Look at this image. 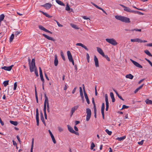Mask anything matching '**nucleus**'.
Instances as JSON below:
<instances>
[{
  "instance_id": "56",
  "label": "nucleus",
  "mask_w": 152,
  "mask_h": 152,
  "mask_svg": "<svg viewBox=\"0 0 152 152\" xmlns=\"http://www.w3.org/2000/svg\"><path fill=\"white\" fill-rule=\"evenodd\" d=\"M91 3L94 6L98 8L99 6H98L97 5H96L95 4H94V3L92 2H91Z\"/></svg>"
},
{
  "instance_id": "19",
  "label": "nucleus",
  "mask_w": 152,
  "mask_h": 152,
  "mask_svg": "<svg viewBox=\"0 0 152 152\" xmlns=\"http://www.w3.org/2000/svg\"><path fill=\"white\" fill-rule=\"evenodd\" d=\"M76 45L77 46H79L82 47V48H84L85 50H88V49L87 48V47L83 45V44L81 43H77L76 44Z\"/></svg>"
},
{
  "instance_id": "9",
  "label": "nucleus",
  "mask_w": 152,
  "mask_h": 152,
  "mask_svg": "<svg viewBox=\"0 0 152 152\" xmlns=\"http://www.w3.org/2000/svg\"><path fill=\"white\" fill-rule=\"evenodd\" d=\"M39 29H40V30L43 31L45 32L49 33L51 34H52V32H51L50 31L46 29L44 27H43L42 26L39 25Z\"/></svg>"
},
{
  "instance_id": "26",
  "label": "nucleus",
  "mask_w": 152,
  "mask_h": 152,
  "mask_svg": "<svg viewBox=\"0 0 152 152\" xmlns=\"http://www.w3.org/2000/svg\"><path fill=\"white\" fill-rule=\"evenodd\" d=\"M56 2L58 4L61 6H64L65 5L64 3L61 1L59 0H56Z\"/></svg>"
},
{
  "instance_id": "60",
  "label": "nucleus",
  "mask_w": 152,
  "mask_h": 152,
  "mask_svg": "<svg viewBox=\"0 0 152 152\" xmlns=\"http://www.w3.org/2000/svg\"><path fill=\"white\" fill-rule=\"evenodd\" d=\"M80 95L82 99H83L84 98L83 95V92H80Z\"/></svg>"
},
{
  "instance_id": "4",
  "label": "nucleus",
  "mask_w": 152,
  "mask_h": 152,
  "mask_svg": "<svg viewBox=\"0 0 152 152\" xmlns=\"http://www.w3.org/2000/svg\"><path fill=\"white\" fill-rule=\"evenodd\" d=\"M86 112L87 113L86 117V120L88 121L90 119L91 115V111L90 109L87 108L86 109Z\"/></svg>"
},
{
  "instance_id": "15",
  "label": "nucleus",
  "mask_w": 152,
  "mask_h": 152,
  "mask_svg": "<svg viewBox=\"0 0 152 152\" xmlns=\"http://www.w3.org/2000/svg\"><path fill=\"white\" fill-rule=\"evenodd\" d=\"M94 61L95 63V66L96 67L99 66L98 61L97 58L96 56H94Z\"/></svg>"
},
{
  "instance_id": "10",
  "label": "nucleus",
  "mask_w": 152,
  "mask_h": 152,
  "mask_svg": "<svg viewBox=\"0 0 152 152\" xmlns=\"http://www.w3.org/2000/svg\"><path fill=\"white\" fill-rule=\"evenodd\" d=\"M79 107L78 105H76L72 107L71 109V116L74 113L75 111Z\"/></svg>"
},
{
  "instance_id": "52",
  "label": "nucleus",
  "mask_w": 152,
  "mask_h": 152,
  "mask_svg": "<svg viewBox=\"0 0 152 152\" xmlns=\"http://www.w3.org/2000/svg\"><path fill=\"white\" fill-rule=\"evenodd\" d=\"M144 140H142L141 141L138 142V143L140 145H142L143 144Z\"/></svg>"
},
{
  "instance_id": "35",
  "label": "nucleus",
  "mask_w": 152,
  "mask_h": 152,
  "mask_svg": "<svg viewBox=\"0 0 152 152\" xmlns=\"http://www.w3.org/2000/svg\"><path fill=\"white\" fill-rule=\"evenodd\" d=\"M106 132L109 135H111L112 132L111 131H109L108 129H106L105 130Z\"/></svg>"
},
{
  "instance_id": "31",
  "label": "nucleus",
  "mask_w": 152,
  "mask_h": 152,
  "mask_svg": "<svg viewBox=\"0 0 152 152\" xmlns=\"http://www.w3.org/2000/svg\"><path fill=\"white\" fill-rule=\"evenodd\" d=\"M10 122L11 124L14 125V126H17L18 124V123L17 122L15 121H10Z\"/></svg>"
},
{
  "instance_id": "54",
  "label": "nucleus",
  "mask_w": 152,
  "mask_h": 152,
  "mask_svg": "<svg viewBox=\"0 0 152 152\" xmlns=\"http://www.w3.org/2000/svg\"><path fill=\"white\" fill-rule=\"evenodd\" d=\"M20 33V31H15V35L16 36H17Z\"/></svg>"
},
{
  "instance_id": "58",
  "label": "nucleus",
  "mask_w": 152,
  "mask_h": 152,
  "mask_svg": "<svg viewBox=\"0 0 152 152\" xmlns=\"http://www.w3.org/2000/svg\"><path fill=\"white\" fill-rule=\"evenodd\" d=\"M76 88H77L76 87H75V88H74L73 90V91H72V94H74L75 93V91L76 90Z\"/></svg>"
},
{
  "instance_id": "12",
  "label": "nucleus",
  "mask_w": 152,
  "mask_h": 152,
  "mask_svg": "<svg viewBox=\"0 0 152 152\" xmlns=\"http://www.w3.org/2000/svg\"><path fill=\"white\" fill-rule=\"evenodd\" d=\"M39 75L40 76L41 78V79L42 81L43 82V83H44V79L43 77V76L42 73V69L40 67H39Z\"/></svg>"
},
{
  "instance_id": "20",
  "label": "nucleus",
  "mask_w": 152,
  "mask_h": 152,
  "mask_svg": "<svg viewBox=\"0 0 152 152\" xmlns=\"http://www.w3.org/2000/svg\"><path fill=\"white\" fill-rule=\"evenodd\" d=\"M58 64V61L57 59V56L56 55L55 56V59L54 61V64L55 66H56Z\"/></svg>"
},
{
  "instance_id": "48",
  "label": "nucleus",
  "mask_w": 152,
  "mask_h": 152,
  "mask_svg": "<svg viewBox=\"0 0 152 152\" xmlns=\"http://www.w3.org/2000/svg\"><path fill=\"white\" fill-rule=\"evenodd\" d=\"M129 107L128 106H127L126 105H123L122 106V107L121 109H127L129 108Z\"/></svg>"
},
{
  "instance_id": "32",
  "label": "nucleus",
  "mask_w": 152,
  "mask_h": 152,
  "mask_svg": "<svg viewBox=\"0 0 152 152\" xmlns=\"http://www.w3.org/2000/svg\"><path fill=\"white\" fill-rule=\"evenodd\" d=\"M46 101H45V100L44 103V109H43L44 113H46Z\"/></svg>"
},
{
  "instance_id": "63",
  "label": "nucleus",
  "mask_w": 152,
  "mask_h": 152,
  "mask_svg": "<svg viewBox=\"0 0 152 152\" xmlns=\"http://www.w3.org/2000/svg\"><path fill=\"white\" fill-rule=\"evenodd\" d=\"M73 134H75L76 135H79V134L78 132H76L75 131H74L73 132Z\"/></svg>"
},
{
  "instance_id": "17",
  "label": "nucleus",
  "mask_w": 152,
  "mask_h": 152,
  "mask_svg": "<svg viewBox=\"0 0 152 152\" xmlns=\"http://www.w3.org/2000/svg\"><path fill=\"white\" fill-rule=\"evenodd\" d=\"M96 49L97 51L102 56L104 55V53L103 52L101 48L99 47H97L96 48Z\"/></svg>"
},
{
  "instance_id": "53",
  "label": "nucleus",
  "mask_w": 152,
  "mask_h": 152,
  "mask_svg": "<svg viewBox=\"0 0 152 152\" xmlns=\"http://www.w3.org/2000/svg\"><path fill=\"white\" fill-rule=\"evenodd\" d=\"M56 22L58 26H59V27H62L63 26V25L60 24L59 23L58 21H56Z\"/></svg>"
},
{
  "instance_id": "1",
  "label": "nucleus",
  "mask_w": 152,
  "mask_h": 152,
  "mask_svg": "<svg viewBox=\"0 0 152 152\" xmlns=\"http://www.w3.org/2000/svg\"><path fill=\"white\" fill-rule=\"evenodd\" d=\"M115 18L121 21L126 23H129L130 22L129 18L120 15H116L115 16Z\"/></svg>"
},
{
  "instance_id": "21",
  "label": "nucleus",
  "mask_w": 152,
  "mask_h": 152,
  "mask_svg": "<svg viewBox=\"0 0 152 152\" xmlns=\"http://www.w3.org/2000/svg\"><path fill=\"white\" fill-rule=\"evenodd\" d=\"M131 41L132 42H140V39L137 38L135 39H131Z\"/></svg>"
},
{
  "instance_id": "29",
  "label": "nucleus",
  "mask_w": 152,
  "mask_h": 152,
  "mask_svg": "<svg viewBox=\"0 0 152 152\" xmlns=\"http://www.w3.org/2000/svg\"><path fill=\"white\" fill-rule=\"evenodd\" d=\"M144 52L149 56L152 57V55L151 54V53L148 50H145Z\"/></svg>"
},
{
  "instance_id": "55",
  "label": "nucleus",
  "mask_w": 152,
  "mask_h": 152,
  "mask_svg": "<svg viewBox=\"0 0 152 152\" xmlns=\"http://www.w3.org/2000/svg\"><path fill=\"white\" fill-rule=\"evenodd\" d=\"M94 113H96V106H94Z\"/></svg>"
},
{
  "instance_id": "46",
  "label": "nucleus",
  "mask_w": 152,
  "mask_h": 152,
  "mask_svg": "<svg viewBox=\"0 0 152 152\" xmlns=\"http://www.w3.org/2000/svg\"><path fill=\"white\" fill-rule=\"evenodd\" d=\"M58 131L60 132H61L63 131V129L61 127H58Z\"/></svg>"
},
{
  "instance_id": "64",
  "label": "nucleus",
  "mask_w": 152,
  "mask_h": 152,
  "mask_svg": "<svg viewBox=\"0 0 152 152\" xmlns=\"http://www.w3.org/2000/svg\"><path fill=\"white\" fill-rule=\"evenodd\" d=\"M92 102L94 105V106H96L95 104V103L94 101V98H92Z\"/></svg>"
},
{
  "instance_id": "41",
  "label": "nucleus",
  "mask_w": 152,
  "mask_h": 152,
  "mask_svg": "<svg viewBox=\"0 0 152 152\" xmlns=\"http://www.w3.org/2000/svg\"><path fill=\"white\" fill-rule=\"evenodd\" d=\"M102 56L103 57H105L108 61H110V58H109V57H108V56L107 55H105L104 54V55Z\"/></svg>"
},
{
  "instance_id": "7",
  "label": "nucleus",
  "mask_w": 152,
  "mask_h": 152,
  "mask_svg": "<svg viewBox=\"0 0 152 152\" xmlns=\"http://www.w3.org/2000/svg\"><path fill=\"white\" fill-rule=\"evenodd\" d=\"M105 97L106 105V111H107L109 108V103L107 94H105Z\"/></svg>"
},
{
  "instance_id": "24",
  "label": "nucleus",
  "mask_w": 152,
  "mask_h": 152,
  "mask_svg": "<svg viewBox=\"0 0 152 152\" xmlns=\"http://www.w3.org/2000/svg\"><path fill=\"white\" fill-rule=\"evenodd\" d=\"M133 76L131 74H129L126 75V78H129L130 79H133Z\"/></svg>"
},
{
  "instance_id": "8",
  "label": "nucleus",
  "mask_w": 152,
  "mask_h": 152,
  "mask_svg": "<svg viewBox=\"0 0 152 152\" xmlns=\"http://www.w3.org/2000/svg\"><path fill=\"white\" fill-rule=\"evenodd\" d=\"M130 60L136 67L140 68H142V66L137 62L131 59H130Z\"/></svg>"
},
{
  "instance_id": "3",
  "label": "nucleus",
  "mask_w": 152,
  "mask_h": 152,
  "mask_svg": "<svg viewBox=\"0 0 152 152\" xmlns=\"http://www.w3.org/2000/svg\"><path fill=\"white\" fill-rule=\"evenodd\" d=\"M105 40L107 42L113 45H116L118 44L115 40L113 38H107Z\"/></svg>"
},
{
  "instance_id": "44",
  "label": "nucleus",
  "mask_w": 152,
  "mask_h": 152,
  "mask_svg": "<svg viewBox=\"0 0 152 152\" xmlns=\"http://www.w3.org/2000/svg\"><path fill=\"white\" fill-rule=\"evenodd\" d=\"M95 147V145L93 142H92L91 145V150H93L94 147Z\"/></svg>"
},
{
  "instance_id": "6",
  "label": "nucleus",
  "mask_w": 152,
  "mask_h": 152,
  "mask_svg": "<svg viewBox=\"0 0 152 152\" xmlns=\"http://www.w3.org/2000/svg\"><path fill=\"white\" fill-rule=\"evenodd\" d=\"M120 5L124 8V10L126 11L130 12H134V11L131 10L129 8L126 7L123 5L120 4Z\"/></svg>"
},
{
  "instance_id": "16",
  "label": "nucleus",
  "mask_w": 152,
  "mask_h": 152,
  "mask_svg": "<svg viewBox=\"0 0 152 152\" xmlns=\"http://www.w3.org/2000/svg\"><path fill=\"white\" fill-rule=\"evenodd\" d=\"M83 91H84V96H85V99H86L87 103H88V104H90V101L88 99L87 95V94L86 93V91H85V89Z\"/></svg>"
},
{
  "instance_id": "22",
  "label": "nucleus",
  "mask_w": 152,
  "mask_h": 152,
  "mask_svg": "<svg viewBox=\"0 0 152 152\" xmlns=\"http://www.w3.org/2000/svg\"><path fill=\"white\" fill-rule=\"evenodd\" d=\"M67 128L68 130L71 133H73L74 130L73 128L69 125H67Z\"/></svg>"
},
{
  "instance_id": "57",
  "label": "nucleus",
  "mask_w": 152,
  "mask_h": 152,
  "mask_svg": "<svg viewBox=\"0 0 152 152\" xmlns=\"http://www.w3.org/2000/svg\"><path fill=\"white\" fill-rule=\"evenodd\" d=\"M17 138L19 142L20 143V144L21 143V141L20 140V137H19V136L18 135L17 136Z\"/></svg>"
},
{
  "instance_id": "30",
  "label": "nucleus",
  "mask_w": 152,
  "mask_h": 152,
  "mask_svg": "<svg viewBox=\"0 0 152 152\" xmlns=\"http://www.w3.org/2000/svg\"><path fill=\"white\" fill-rule=\"evenodd\" d=\"M70 25L72 28H74L75 29H79V28L77 27V26L75 24L71 23L70 24Z\"/></svg>"
},
{
  "instance_id": "45",
  "label": "nucleus",
  "mask_w": 152,
  "mask_h": 152,
  "mask_svg": "<svg viewBox=\"0 0 152 152\" xmlns=\"http://www.w3.org/2000/svg\"><path fill=\"white\" fill-rule=\"evenodd\" d=\"M65 9L67 11H69L70 10V7L68 4L66 6Z\"/></svg>"
},
{
  "instance_id": "36",
  "label": "nucleus",
  "mask_w": 152,
  "mask_h": 152,
  "mask_svg": "<svg viewBox=\"0 0 152 152\" xmlns=\"http://www.w3.org/2000/svg\"><path fill=\"white\" fill-rule=\"evenodd\" d=\"M14 37V35L13 34H12L10 37V42H11L12 41Z\"/></svg>"
},
{
  "instance_id": "34",
  "label": "nucleus",
  "mask_w": 152,
  "mask_h": 152,
  "mask_svg": "<svg viewBox=\"0 0 152 152\" xmlns=\"http://www.w3.org/2000/svg\"><path fill=\"white\" fill-rule=\"evenodd\" d=\"M104 108H105L104 104V103H103L102 104V107H101V112H104Z\"/></svg>"
},
{
  "instance_id": "11",
  "label": "nucleus",
  "mask_w": 152,
  "mask_h": 152,
  "mask_svg": "<svg viewBox=\"0 0 152 152\" xmlns=\"http://www.w3.org/2000/svg\"><path fill=\"white\" fill-rule=\"evenodd\" d=\"M13 66V65H11L10 66H4L2 67V69L4 70L8 71H10L12 68V67Z\"/></svg>"
},
{
  "instance_id": "47",
  "label": "nucleus",
  "mask_w": 152,
  "mask_h": 152,
  "mask_svg": "<svg viewBox=\"0 0 152 152\" xmlns=\"http://www.w3.org/2000/svg\"><path fill=\"white\" fill-rule=\"evenodd\" d=\"M17 87V82H15V83L14 84V88H13V89L14 90H15L16 89Z\"/></svg>"
},
{
  "instance_id": "28",
  "label": "nucleus",
  "mask_w": 152,
  "mask_h": 152,
  "mask_svg": "<svg viewBox=\"0 0 152 152\" xmlns=\"http://www.w3.org/2000/svg\"><path fill=\"white\" fill-rule=\"evenodd\" d=\"M145 102L147 104H152V101L148 99H146L145 101Z\"/></svg>"
},
{
  "instance_id": "18",
  "label": "nucleus",
  "mask_w": 152,
  "mask_h": 152,
  "mask_svg": "<svg viewBox=\"0 0 152 152\" xmlns=\"http://www.w3.org/2000/svg\"><path fill=\"white\" fill-rule=\"evenodd\" d=\"M67 55L69 61H70L73 59L72 54L69 51H68L67 52Z\"/></svg>"
},
{
  "instance_id": "5",
  "label": "nucleus",
  "mask_w": 152,
  "mask_h": 152,
  "mask_svg": "<svg viewBox=\"0 0 152 152\" xmlns=\"http://www.w3.org/2000/svg\"><path fill=\"white\" fill-rule=\"evenodd\" d=\"M44 97L45 98V101H46V105L47 106V110L48 112L49 113L50 112V108L49 106L48 99V97L46 96V93L44 94Z\"/></svg>"
},
{
  "instance_id": "59",
  "label": "nucleus",
  "mask_w": 152,
  "mask_h": 152,
  "mask_svg": "<svg viewBox=\"0 0 152 152\" xmlns=\"http://www.w3.org/2000/svg\"><path fill=\"white\" fill-rule=\"evenodd\" d=\"M117 96L119 98H120V99H121L122 100H123V101H124V99H123V98H122L121 96H120L119 94Z\"/></svg>"
},
{
  "instance_id": "13",
  "label": "nucleus",
  "mask_w": 152,
  "mask_h": 152,
  "mask_svg": "<svg viewBox=\"0 0 152 152\" xmlns=\"http://www.w3.org/2000/svg\"><path fill=\"white\" fill-rule=\"evenodd\" d=\"M51 4L49 3H46L42 6L44 7L47 10L49 9L51 7Z\"/></svg>"
},
{
  "instance_id": "61",
  "label": "nucleus",
  "mask_w": 152,
  "mask_h": 152,
  "mask_svg": "<svg viewBox=\"0 0 152 152\" xmlns=\"http://www.w3.org/2000/svg\"><path fill=\"white\" fill-rule=\"evenodd\" d=\"M12 142H13V145H15V146H17V144L16 142L15 141H14V140H12Z\"/></svg>"
},
{
  "instance_id": "62",
  "label": "nucleus",
  "mask_w": 152,
  "mask_h": 152,
  "mask_svg": "<svg viewBox=\"0 0 152 152\" xmlns=\"http://www.w3.org/2000/svg\"><path fill=\"white\" fill-rule=\"evenodd\" d=\"M110 96L111 98L114 97L113 94V92H110Z\"/></svg>"
},
{
  "instance_id": "43",
  "label": "nucleus",
  "mask_w": 152,
  "mask_h": 152,
  "mask_svg": "<svg viewBox=\"0 0 152 152\" xmlns=\"http://www.w3.org/2000/svg\"><path fill=\"white\" fill-rule=\"evenodd\" d=\"M61 56L63 59L64 60H65V57L64 55L63 52L62 51H61Z\"/></svg>"
},
{
  "instance_id": "49",
  "label": "nucleus",
  "mask_w": 152,
  "mask_h": 152,
  "mask_svg": "<svg viewBox=\"0 0 152 152\" xmlns=\"http://www.w3.org/2000/svg\"><path fill=\"white\" fill-rule=\"evenodd\" d=\"M82 18H83L85 20H90V19L89 18L87 17L86 16H82Z\"/></svg>"
},
{
  "instance_id": "40",
  "label": "nucleus",
  "mask_w": 152,
  "mask_h": 152,
  "mask_svg": "<svg viewBox=\"0 0 152 152\" xmlns=\"http://www.w3.org/2000/svg\"><path fill=\"white\" fill-rule=\"evenodd\" d=\"M36 118L37 121V125L38 126L39 125V116H36Z\"/></svg>"
},
{
  "instance_id": "23",
  "label": "nucleus",
  "mask_w": 152,
  "mask_h": 152,
  "mask_svg": "<svg viewBox=\"0 0 152 152\" xmlns=\"http://www.w3.org/2000/svg\"><path fill=\"white\" fill-rule=\"evenodd\" d=\"M126 138V136H124L122 137H117L116 138V140H118L119 141H123Z\"/></svg>"
},
{
  "instance_id": "50",
  "label": "nucleus",
  "mask_w": 152,
  "mask_h": 152,
  "mask_svg": "<svg viewBox=\"0 0 152 152\" xmlns=\"http://www.w3.org/2000/svg\"><path fill=\"white\" fill-rule=\"evenodd\" d=\"M97 9H99V10H102V12H103L104 13H106V12L105 11H104V10L103 9H102V8H101V7H98V8Z\"/></svg>"
},
{
  "instance_id": "39",
  "label": "nucleus",
  "mask_w": 152,
  "mask_h": 152,
  "mask_svg": "<svg viewBox=\"0 0 152 152\" xmlns=\"http://www.w3.org/2000/svg\"><path fill=\"white\" fill-rule=\"evenodd\" d=\"M51 138H52V140L54 143L55 144L56 143V141L55 140V138L54 137V136L53 135H52L51 136Z\"/></svg>"
},
{
  "instance_id": "2",
  "label": "nucleus",
  "mask_w": 152,
  "mask_h": 152,
  "mask_svg": "<svg viewBox=\"0 0 152 152\" xmlns=\"http://www.w3.org/2000/svg\"><path fill=\"white\" fill-rule=\"evenodd\" d=\"M30 71L32 72L34 71L35 69L37 68L35 64V59L33 58L32 59L31 64L29 65Z\"/></svg>"
},
{
  "instance_id": "25",
  "label": "nucleus",
  "mask_w": 152,
  "mask_h": 152,
  "mask_svg": "<svg viewBox=\"0 0 152 152\" xmlns=\"http://www.w3.org/2000/svg\"><path fill=\"white\" fill-rule=\"evenodd\" d=\"M40 12H42L44 15H45L46 17L48 18H51L52 17V16L48 15V13L40 11Z\"/></svg>"
},
{
  "instance_id": "37",
  "label": "nucleus",
  "mask_w": 152,
  "mask_h": 152,
  "mask_svg": "<svg viewBox=\"0 0 152 152\" xmlns=\"http://www.w3.org/2000/svg\"><path fill=\"white\" fill-rule=\"evenodd\" d=\"M8 80L5 81L3 82V84L5 87L6 86L8 85Z\"/></svg>"
},
{
  "instance_id": "42",
  "label": "nucleus",
  "mask_w": 152,
  "mask_h": 152,
  "mask_svg": "<svg viewBox=\"0 0 152 152\" xmlns=\"http://www.w3.org/2000/svg\"><path fill=\"white\" fill-rule=\"evenodd\" d=\"M34 72L35 74L36 75L37 77H38L39 76V75L38 72V71L37 70V68H36L34 70Z\"/></svg>"
},
{
  "instance_id": "14",
  "label": "nucleus",
  "mask_w": 152,
  "mask_h": 152,
  "mask_svg": "<svg viewBox=\"0 0 152 152\" xmlns=\"http://www.w3.org/2000/svg\"><path fill=\"white\" fill-rule=\"evenodd\" d=\"M42 35L45 38L49 40H51L53 41H55V39H54L53 37H49V36L45 34H43Z\"/></svg>"
},
{
  "instance_id": "38",
  "label": "nucleus",
  "mask_w": 152,
  "mask_h": 152,
  "mask_svg": "<svg viewBox=\"0 0 152 152\" xmlns=\"http://www.w3.org/2000/svg\"><path fill=\"white\" fill-rule=\"evenodd\" d=\"M131 31H140L141 32V29H138L137 28H135V29H132L131 30Z\"/></svg>"
},
{
  "instance_id": "33",
  "label": "nucleus",
  "mask_w": 152,
  "mask_h": 152,
  "mask_svg": "<svg viewBox=\"0 0 152 152\" xmlns=\"http://www.w3.org/2000/svg\"><path fill=\"white\" fill-rule=\"evenodd\" d=\"M34 139L33 138L32 139V142H31V149L30 152H33V149L34 146Z\"/></svg>"
},
{
  "instance_id": "51",
  "label": "nucleus",
  "mask_w": 152,
  "mask_h": 152,
  "mask_svg": "<svg viewBox=\"0 0 152 152\" xmlns=\"http://www.w3.org/2000/svg\"><path fill=\"white\" fill-rule=\"evenodd\" d=\"M39 116V113H38V109L37 108L36 109V116Z\"/></svg>"
},
{
  "instance_id": "27",
  "label": "nucleus",
  "mask_w": 152,
  "mask_h": 152,
  "mask_svg": "<svg viewBox=\"0 0 152 152\" xmlns=\"http://www.w3.org/2000/svg\"><path fill=\"white\" fill-rule=\"evenodd\" d=\"M41 120L43 122V123L45 125V121L44 118L43 117V114L42 113H41Z\"/></svg>"
}]
</instances>
